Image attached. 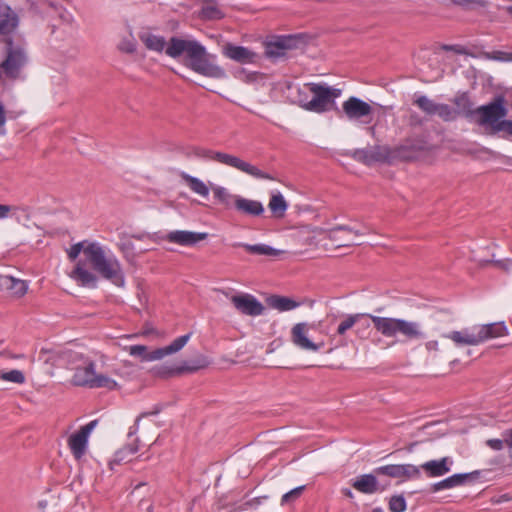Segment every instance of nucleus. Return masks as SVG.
<instances>
[{
  "label": "nucleus",
  "mask_w": 512,
  "mask_h": 512,
  "mask_svg": "<svg viewBox=\"0 0 512 512\" xmlns=\"http://www.w3.org/2000/svg\"><path fill=\"white\" fill-rule=\"evenodd\" d=\"M138 36L150 51L157 53L165 51L167 56L174 59L185 55V65L195 73L213 79L226 77L224 68L215 63L216 56L208 53L206 48L196 40L171 37L166 42L163 36L148 30L141 31Z\"/></svg>",
  "instance_id": "nucleus-1"
},
{
  "label": "nucleus",
  "mask_w": 512,
  "mask_h": 512,
  "mask_svg": "<svg viewBox=\"0 0 512 512\" xmlns=\"http://www.w3.org/2000/svg\"><path fill=\"white\" fill-rule=\"evenodd\" d=\"M363 318H369L375 330L386 338H396L401 335L404 341L420 340L425 337L421 325L415 321L403 318L381 317L366 313L350 314L340 322L337 334L343 336L356 324H360Z\"/></svg>",
  "instance_id": "nucleus-2"
},
{
  "label": "nucleus",
  "mask_w": 512,
  "mask_h": 512,
  "mask_svg": "<svg viewBox=\"0 0 512 512\" xmlns=\"http://www.w3.org/2000/svg\"><path fill=\"white\" fill-rule=\"evenodd\" d=\"M0 71L9 80H25L30 62L29 47L25 37L0 39Z\"/></svg>",
  "instance_id": "nucleus-3"
},
{
  "label": "nucleus",
  "mask_w": 512,
  "mask_h": 512,
  "mask_svg": "<svg viewBox=\"0 0 512 512\" xmlns=\"http://www.w3.org/2000/svg\"><path fill=\"white\" fill-rule=\"evenodd\" d=\"M84 255L102 278L111 281L116 286H124L125 277L119 260L113 255H108L99 243H88L84 248Z\"/></svg>",
  "instance_id": "nucleus-4"
},
{
  "label": "nucleus",
  "mask_w": 512,
  "mask_h": 512,
  "mask_svg": "<svg viewBox=\"0 0 512 512\" xmlns=\"http://www.w3.org/2000/svg\"><path fill=\"white\" fill-rule=\"evenodd\" d=\"M189 157H196L199 159L212 160L220 164L235 168L243 173H246L257 179L275 180L270 174L263 172L258 167L250 164L249 162L235 156L221 151H214L202 147H191L187 153Z\"/></svg>",
  "instance_id": "nucleus-5"
},
{
  "label": "nucleus",
  "mask_w": 512,
  "mask_h": 512,
  "mask_svg": "<svg viewBox=\"0 0 512 512\" xmlns=\"http://www.w3.org/2000/svg\"><path fill=\"white\" fill-rule=\"evenodd\" d=\"M506 334L503 323H491L464 328L460 331H451L443 337L450 339L456 346H476L488 339L501 337Z\"/></svg>",
  "instance_id": "nucleus-6"
},
{
  "label": "nucleus",
  "mask_w": 512,
  "mask_h": 512,
  "mask_svg": "<svg viewBox=\"0 0 512 512\" xmlns=\"http://www.w3.org/2000/svg\"><path fill=\"white\" fill-rule=\"evenodd\" d=\"M305 87L312 93V99H299V105L311 112L324 113L335 109V100L342 94L339 88L331 87L323 83H307Z\"/></svg>",
  "instance_id": "nucleus-7"
},
{
  "label": "nucleus",
  "mask_w": 512,
  "mask_h": 512,
  "mask_svg": "<svg viewBox=\"0 0 512 512\" xmlns=\"http://www.w3.org/2000/svg\"><path fill=\"white\" fill-rule=\"evenodd\" d=\"M407 146L402 145L395 149H391L387 145H375L367 149L358 150L355 152V156L363 161L365 164H372L375 162H392L396 158L408 159L411 156L406 154Z\"/></svg>",
  "instance_id": "nucleus-8"
},
{
  "label": "nucleus",
  "mask_w": 512,
  "mask_h": 512,
  "mask_svg": "<svg viewBox=\"0 0 512 512\" xmlns=\"http://www.w3.org/2000/svg\"><path fill=\"white\" fill-rule=\"evenodd\" d=\"M508 110L505 107V100L502 96L496 97L491 103L482 105L474 110V114L479 116L480 125H489L492 132L497 123L504 120Z\"/></svg>",
  "instance_id": "nucleus-9"
},
{
  "label": "nucleus",
  "mask_w": 512,
  "mask_h": 512,
  "mask_svg": "<svg viewBox=\"0 0 512 512\" xmlns=\"http://www.w3.org/2000/svg\"><path fill=\"white\" fill-rule=\"evenodd\" d=\"M315 231L329 239L336 248L352 246L355 243L351 236L366 234L364 231L346 225H338L331 229L317 228Z\"/></svg>",
  "instance_id": "nucleus-10"
},
{
  "label": "nucleus",
  "mask_w": 512,
  "mask_h": 512,
  "mask_svg": "<svg viewBox=\"0 0 512 512\" xmlns=\"http://www.w3.org/2000/svg\"><path fill=\"white\" fill-rule=\"evenodd\" d=\"M20 17L7 3L0 0V39L24 37L18 32Z\"/></svg>",
  "instance_id": "nucleus-11"
},
{
  "label": "nucleus",
  "mask_w": 512,
  "mask_h": 512,
  "mask_svg": "<svg viewBox=\"0 0 512 512\" xmlns=\"http://www.w3.org/2000/svg\"><path fill=\"white\" fill-rule=\"evenodd\" d=\"M97 425V420H93L82 426L77 432L68 438V446L75 459L79 460L86 452L88 437Z\"/></svg>",
  "instance_id": "nucleus-12"
},
{
  "label": "nucleus",
  "mask_w": 512,
  "mask_h": 512,
  "mask_svg": "<svg viewBox=\"0 0 512 512\" xmlns=\"http://www.w3.org/2000/svg\"><path fill=\"white\" fill-rule=\"evenodd\" d=\"M377 475H384L391 478H400L405 480L419 479L421 476L420 468L413 464H393L381 466L375 469Z\"/></svg>",
  "instance_id": "nucleus-13"
},
{
  "label": "nucleus",
  "mask_w": 512,
  "mask_h": 512,
  "mask_svg": "<svg viewBox=\"0 0 512 512\" xmlns=\"http://www.w3.org/2000/svg\"><path fill=\"white\" fill-rule=\"evenodd\" d=\"M342 109L345 116L349 120H360L372 115V107L369 103L362 99L351 96L342 104Z\"/></svg>",
  "instance_id": "nucleus-14"
},
{
  "label": "nucleus",
  "mask_w": 512,
  "mask_h": 512,
  "mask_svg": "<svg viewBox=\"0 0 512 512\" xmlns=\"http://www.w3.org/2000/svg\"><path fill=\"white\" fill-rule=\"evenodd\" d=\"M309 325L307 323H297L291 329V341L292 343L302 349L307 351H318L323 347L324 343H314L308 337Z\"/></svg>",
  "instance_id": "nucleus-15"
},
{
  "label": "nucleus",
  "mask_w": 512,
  "mask_h": 512,
  "mask_svg": "<svg viewBox=\"0 0 512 512\" xmlns=\"http://www.w3.org/2000/svg\"><path fill=\"white\" fill-rule=\"evenodd\" d=\"M230 300L234 307L242 314L258 316L263 313V305L250 294L232 295Z\"/></svg>",
  "instance_id": "nucleus-16"
},
{
  "label": "nucleus",
  "mask_w": 512,
  "mask_h": 512,
  "mask_svg": "<svg viewBox=\"0 0 512 512\" xmlns=\"http://www.w3.org/2000/svg\"><path fill=\"white\" fill-rule=\"evenodd\" d=\"M454 461L451 457H442L424 462L419 468L428 478H438L448 474Z\"/></svg>",
  "instance_id": "nucleus-17"
},
{
  "label": "nucleus",
  "mask_w": 512,
  "mask_h": 512,
  "mask_svg": "<svg viewBox=\"0 0 512 512\" xmlns=\"http://www.w3.org/2000/svg\"><path fill=\"white\" fill-rule=\"evenodd\" d=\"M222 54L225 57L241 64L254 63L257 59V53L246 47L235 45L233 43H226L222 48Z\"/></svg>",
  "instance_id": "nucleus-18"
},
{
  "label": "nucleus",
  "mask_w": 512,
  "mask_h": 512,
  "mask_svg": "<svg viewBox=\"0 0 512 512\" xmlns=\"http://www.w3.org/2000/svg\"><path fill=\"white\" fill-rule=\"evenodd\" d=\"M207 233H197L185 230H176L169 232L165 239L168 242L179 244L181 246H193L199 241L207 238Z\"/></svg>",
  "instance_id": "nucleus-19"
},
{
  "label": "nucleus",
  "mask_w": 512,
  "mask_h": 512,
  "mask_svg": "<svg viewBox=\"0 0 512 512\" xmlns=\"http://www.w3.org/2000/svg\"><path fill=\"white\" fill-rule=\"evenodd\" d=\"M190 337H191V333H188V334H185V335H182V336L176 338L175 340H173L171 342V344H169L163 348H158V349L152 351L151 353H148L146 356V360H148V361L160 360L167 355L177 353L187 344Z\"/></svg>",
  "instance_id": "nucleus-20"
},
{
  "label": "nucleus",
  "mask_w": 512,
  "mask_h": 512,
  "mask_svg": "<svg viewBox=\"0 0 512 512\" xmlns=\"http://www.w3.org/2000/svg\"><path fill=\"white\" fill-rule=\"evenodd\" d=\"M377 474H363L351 481L352 487L363 494H373L378 491H383L384 488L379 487Z\"/></svg>",
  "instance_id": "nucleus-21"
},
{
  "label": "nucleus",
  "mask_w": 512,
  "mask_h": 512,
  "mask_svg": "<svg viewBox=\"0 0 512 512\" xmlns=\"http://www.w3.org/2000/svg\"><path fill=\"white\" fill-rule=\"evenodd\" d=\"M96 371L95 364L89 362L84 366H79L75 369L72 381L76 386L91 388L95 380Z\"/></svg>",
  "instance_id": "nucleus-22"
},
{
  "label": "nucleus",
  "mask_w": 512,
  "mask_h": 512,
  "mask_svg": "<svg viewBox=\"0 0 512 512\" xmlns=\"http://www.w3.org/2000/svg\"><path fill=\"white\" fill-rule=\"evenodd\" d=\"M210 360L203 354L197 355L194 359L183 361L179 366L170 370V374L194 373L210 365Z\"/></svg>",
  "instance_id": "nucleus-23"
},
{
  "label": "nucleus",
  "mask_w": 512,
  "mask_h": 512,
  "mask_svg": "<svg viewBox=\"0 0 512 512\" xmlns=\"http://www.w3.org/2000/svg\"><path fill=\"white\" fill-rule=\"evenodd\" d=\"M234 208L240 213L249 216H260L264 212L263 204L260 201L241 196H238L235 200Z\"/></svg>",
  "instance_id": "nucleus-24"
},
{
  "label": "nucleus",
  "mask_w": 512,
  "mask_h": 512,
  "mask_svg": "<svg viewBox=\"0 0 512 512\" xmlns=\"http://www.w3.org/2000/svg\"><path fill=\"white\" fill-rule=\"evenodd\" d=\"M233 247H242L246 252L252 255L267 256V257H279L284 254L283 250L273 248L267 244H246V243H235Z\"/></svg>",
  "instance_id": "nucleus-25"
},
{
  "label": "nucleus",
  "mask_w": 512,
  "mask_h": 512,
  "mask_svg": "<svg viewBox=\"0 0 512 512\" xmlns=\"http://www.w3.org/2000/svg\"><path fill=\"white\" fill-rule=\"evenodd\" d=\"M470 478H471V474H469V473L454 474V475L447 477L439 482L434 483L431 486V491L438 492L441 490L459 487V486L464 485L467 482V480Z\"/></svg>",
  "instance_id": "nucleus-26"
},
{
  "label": "nucleus",
  "mask_w": 512,
  "mask_h": 512,
  "mask_svg": "<svg viewBox=\"0 0 512 512\" xmlns=\"http://www.w3.org/2000/svg\"><path fill=\"white\" fill-rule=\"evenodd\" d=\"M70 277L82 286L95 287L97 277L94 273L87 270L82 262H78L70 273Z\"/></svg>",
  "instance_id": "nucleus-27"
},
{
  "label": "nucleus",
  "mask_w": 512,
  "mask_h": 512,
  "mask_svg": "<svg viewBox=\"0 0 512 512\" xmlns=\"http://www.w3.org/2000/svg\"><path fill=\"white\" fill-rule=\"evenodd\" d=\"M139 450V440L134 439L132 443L127 444L123 448L119 449L114 458L109 462L110 469L113 470L114 464H121L125 462H129L131 460V456L137 453Z\"/></svg>",
  "instance_id": "nucleus-28"
},
{
  "label": "nucleus",
  "mask_w": 512,
  "mask_h": 512,
  "mask_svg": "<svg viewBox=\"0 0 512 512\" xmlns=\"http://www.w3.org/2000/svg\"><path fill=\"white\" fill-rule=\"evenodd\" d=\"M289 47V40L278 39L268 42L265 48V55L268 58H279L285 55L286 49Z\"/></svg>",
  "instance_id": "nucleus-29"
},
{
  "label": "nucleus",
  "mask_w": 512,
  "mask_h": 512,
  "mask_svg": "<svg viewBox=\"0 0 512 512\" xmlns=\"http://www.w3.org/2000/svg\"><path fill=\"white\" fill-rule=\"evenodd\" d=\"M181 178L194 193L202 197H207L209 195L208 186L199 178L191 176L187 173H182Z\"/></svg>",
  "instance_id": "nucleus-30"
},
{
  "label": "nucleus",
  "mask_w": 512,
  "mask_h": 512,
  "mask_svg": "<svg viewBox=\"0 0 512 512\" xmlns=\"http://www.w3.org/2000/svg\"><path fill=\"white\" fill-rule=\"evenodd\" d=\"M212 191L215 199H217L218 202L224 205L226 208L234 207L235 200L239 196L231 194L228 189L222 186H213Z\"/></svg>",
  "instance_id": "nucleus-31"
},
{
  "label": "nucleus",
  "mask_w": 512,
  "mask_h": 512,
  "mask_svg": "<svg viewBox=\"0 0 512 512\" xmlns=\"http://www.w3.org/2000/svg\"><path fill=\"white\" fill-rule=\"evenodd\" d=\"M268 207L270 211L278 218L285 215L288 204L281 193L273 194L270 198Z\"/></svg>",
  "instance_id": "nucleus-32"
},
{
  "label": "nucleus",
  "mask_w": 512,
  "mask_h": 512,
  "mask_svg": "<svg viewBox=\"0 0 512 512\" xmlns=\"http://www.w3.org/2000/svg\"><path fill=\"white\" fill-rule=\"evenodd\" d=\"M269 304L272 308L277 309L278 311H290L299 306V303L296 301L284 297V296H273L269 300Z\"/></svg>",
  "instance_id": "nucleus-33"
},
{
  "label": "nucleus",
  "mask_w": 512,
  "mask_h": 512,
  "mask_svg": "<svg viewBox=\"0 0 512 512\" xmlns=\"http://www.w3.org/2000/svg\"><path fill=\"white\" fill-rule=\"evenodd\" d=\"M1 281H4L3 285H5L8 289L13 290L14 294L21 297L26 294L28 286L25 281L15 279L12 277H1Z\"/></svg>",
  "instance_id": "nucleus-34"
},
{
  "label": "nucleus",
  "mask_w": 512,
  "mask_h": 512,
  "mask_svg": "<svg viewBox=\"0 0 512 512\" xmlns=\"http://www.w3.org/2000/svg\"><path fill=\"white\" fill-rule=\"evenodd\" d=\"M91 388H106L108 390H115L118 388V384L112 378L103 374L96 373L95 380Z\"/></svg>",
  "instance_id": "nucleus-35"
},
{
  "label": "nucleus",
  "mask_w": 512,
  "mask_h": 512,
  "mask_svg": "<svg viewBox=\"0 0 512 512\" xmlns=\"http://www.w3.org/2000/svg\"><path fill=\"white\" fill-rule=\"evenodd\" d=\"M415 104L426 114L428 115H435L437 104L433 100L429 99L425 95L419 96L415 100Z\"/></svg>",
  "instance_id": "nucleus-36"
},
{
  "label": "nucleus",
  "mask_w": 512,
  "mask_h": 512,
  "mask_svg": "<svg viewBox=\"0 0 512 512\" xmlns=\"http://www.w3.org/2000/svg\"><path fill=\"white\" fill-rule=\"evenodd\" d=\"M0 379L2 381L13 382L16 384H23L26 381L24 373L17 369L0 372Z\"/></svg>",
  "instance_id": "nucleus-37"
},
{
  "label": "nucleus",
  "mask_w": 512,
  "mask_h": 512,
  "mask_svg": "<svg viewBox=\"0 0 512 512\" xmlns=\"http://www.w3.org/2000/svg\"><path fill=\"white\" fill-rule=\"evenodd\" d=\"M435 115L444 121H452L456 118L457 112L447 104H437Z\"/></svg>",
  "instance_id": "nucleus-38"
},
{
  "label": "nucleus",
  "mask_w": 512,
  "mask_h": 512,
  "mask_svg": "<svg viewBox=\"0 0 512 512\" xmlns=\"http://www.w3.org/2000/svg\"><path fill=\"white\" fill-rule=\"evenodd\" d=\"M482 57L488 60H495L501 62H510L512 61V53L504 52V51H492V52H483Z\"/></svg>",
  "instance_id": "nucleus-39"
},
{
  "label": "nucleus",
  "mask_w": 512,
  "mask_h": 512,
  "mask_svg": "<svg viewBox=\"0 0 512 512\" xmlns=\"http://www.w3.org/2000/svg\"><path fill=\"white\" fill-rule=\"evenodd\" d=\"M305 490V486H299L296 487L289 492L285 493L281 498V505H286L293 503L296 501L300 496L302 495L303 491Z\"/></svg>",
  "instance_id": "nucleus-40"
},
{
  "label": "nucleus",
  "mask_w": 512,
  "mask_h": 512,
  "mask_svg": "<svg viewBox=\"0 0 512 512\" xmlns=\"http://www.w3.org/2000/svg\"><path fill=\"white\" fill-rule=\"evenodd\" d=\"M453 4L467 8V9H477L484 8L487 6L488 2L486 0H450Z\"/></svg>",
  "instance_id": "nucleus-41"
},
{
  "label": "nucleus",
  "mask_w": 512,
  "mask_h": 512,
  "mask_svg": "<svg viewBox=\"0 0 512 512\" xmlns=\"http://www.w3.org/2000/svg\"><path fill=\"white\" fill-rule=\"evenodd\" d=\"M406 506V500L402 495H396L390 498L389 510L391 512H404Z\"/></svg>",
  "instance_id": "nucleus-42"
},
{
  "label": "nucleus",
  "mask_w": 512,
  "mask_h": 512,
  "mask_svg": "<svg viewBox=\"0 0 512 512\" xmlns=\"http://www.w3.org/2000/svg\"><path fill=\"white\" fill-rule=\"evenodd\" d=\"M201 15L207 19H220L222 18V12L216 7L212 5H208L202 8Z\"/></svg>",
  "instance_id": "nucleus-43"
},
{
  "label": "nucleus",
  "mask_w": 512,
  "mask_h": 512,
  "mask_svg": "<svg viewBox=\"0 0 512 512\" xmlns=\"http://www.w3.org/2000/svg\"><path fill=\"white\" fill-rule=\"evenodd\" d=\"M505 132L507 135L512 136V121L502 120L494 126L492 133Z\"/></svg>",
  "instance_id": "nucleus-44"
},
{
  "label": "nucleus",
  "mask_w": 512,
  "mask_h": 512,
  "mask_svg": "<svg viewBox=\"0 0 512 512\" xmlns=\"http://www.w3.org/2000/svg\"><path fill=\"white\" fill-rule=\"evenodd\" d=\"M42 4H43V7L47 6V7H51L53 9H55L56 11H59L60 18H62L65 22L71 21V15L68 14L62 7H59L55 3L48 1V0H44Z\"/></svg>",
  "instance_id": "nucleus-45"
},
{
  "label": "nucleus",
  "mask_w": 512,
  "mask_h": 512,
  "mask_svg": "<svg viewBox=\"0 0 512 512\" xmlns=\"http://www.w3.org/2000/svg\"><path fill=\"white\" fill-rule=\"evenodd\" d=\"M86 246H84V243L83 242H79V243H76L74 245H72L70 247V249L67 251V254H68V258L71 260V261H74L77 259V257L79 256V254L81 252L84 253V248Z\"/></svg>",
  "instance_id": "nucleus-46"
},
{
  "label": "nucleus",
  "mask_w": 512,
  "mask_h": 512,
  "mask_svg": "<svg viewBox=\"0 0 512 512\" xmlns=\"http://www.w3.org/2000/svg\"><path fill=\"white\" fill-rule=\"evenodd\" d=\"M118 49L123 53L133 54L136 52V44L131 39H125L119 44Z\"/></svg>",
  "instance_id": "nucleus-47"
},
{
  "label": "nucleus",
  "mask_w": 512,
  "mask_h": 512,
  "mask_svg": "<svg viewBox=\"0 0 512 512\" xmlns=\"http://www.w3.org/2000/svg\"><path fill=\"white\" fill-rule=\"evenodd\" d=\"M129 354L136 357H141L146 360L147 347L144 345H132L128 348Z\"/></svg>",
  "instance_id": "nucleus-48"
},
{
  "label": "nucleus",
  "mask_w": 512,
  "mask_h": 512,
  "mask_svg": "<svg viewBox=\"0 0 512 512\" xmlns=\"http://www.w3.org/2000/svg\"><path fill=\"white\" fill-rule=\"evenodd\" d=\"M356 325H357L356 335L361 339L366 338L367 335L365 334V330H368L370 328V323L368 321H364V318H363L361 320V323L356 324Z\"/></svg>",
  "instance_id": "nucleus-49"
},
{
  "label": "nucleus",
  "mask_w": 512,
  "mask_h": 512,
  "mask_svg": "<svg viewBox=\"0 0 512 512\" xmlns=\"http://www.w3.org/2000/svg\"><path fill=\"white\" fill-rule=\"evenodd\" d=\"M6 110L3 103L0 101V136L6 134L5 124H6Z\"/></svg>",
  "instance_id": "nucleus-50"
},
{
  "label": "nucleus",
  "mask_w": 512,
  "mask_h": 512,
  "mask_svg": "<svg viewBox=\"0 0 512 512\" xmlns=\"http://www.w3.org/2000/svg\"><path fill=\"white\" fill-rule=\"evenodd\" d=\"M486 443L491 449L497 450V451L503 449L504 445H506L505 440H500V439H489V440H487Z\"/></svg>",
  "instance_id": "nucleus-51"
},
{
  "label": "nucleus",
  "mask_w": 512,
  "mask_h": 512,
  "mask_svg": "<svg viewBox=\"0 0 512 512\" xmlns=\"http://www.w3.org/2000/svg\"><path fill=\"white\" fill-rule=\"evenodd\" d=\"M15 206L0 204V219H5L9 216L10 212L15 211Z\"/></svg>",
  "instance_id": "nucleus-52"
},
{
  "label": "nucleus",
  "mask_w": 512,
  "mask_h": 512,
  "mask_svg": "<svg viewBox=\"0 0 512 512\" xmlns=\"http://www.w3.org/2000/svg\"><path fill=\"white\" fill-rule=\"evenodd\" d=\"M27 4L29 5V8L33 10L34 12H41L43 8V1L44 0H26Z\"/></svg>",
  "instance_id": "nucleus-53"
},
{
  "label": "nucleus",
  "mask_w": 512,
  "mask_h": 512,
  "mask_svg": "<svg viewBox=\"0 0 512 512\" xmlns=\"http://www.w3.org/2000/svg\"><path fill=\"white\" fill-rule=\"evenodd\" d=\"M425 348L428 352H438L439 351V343L437 340H430L425 343Z\"/></svg>",
  "instance_id": "nucleus-54"
},
{
  "label": "nucleus",
  "mask_w": 512,
  "mask_h": 512,
  "mask_svg": "<svg viewBox=\"0 0 512 512\" xmlns=\"http://www.w3.org/2000/svg\"><path fill=\"white\" fill-rule=\"evenodd\" d=\"M506 446L508 448V453L510 458H512V429L507 434V437L505 438Z\"/></svg>",
  "instance_id": "nucleus-55"
},
{
  "label": "nucleus",
  "mask_w": 512,
  "mask_h": 512,
  "mask_svg": "<svg viewBox=\"0 0 512 512\" xmlns=\"http://www.w3.org/2000/svg\"><path fill=\"white\" fill-rule=\"evenodd\" d=\"M342 494L345 495L346 497L352 499L354 497L352 491L349 489V488H343L341 490Z\"/></svg>",
  "instance_id": "nucleus-56"
},
{
  "label": "nucleus",
  "mask_w": 512,
  "mask_h": 512,
  "mask_svg": "<svg viewBox=\"0 0 512 512\" xmlns=\"http://www.w3.org/2000/svg\"><path fill=\"white\" fill-rule=\"evenodd\" d=\"M512 2V0H510ZM508 14L512 15V3L503 8Z\"/></svg>",
  "instance_id": "nucleus-57"
},
{
  "label": "nucleus",
  "mask_w": 512,
  "mask_h": 512,
  "mask_svg": "<svg viewBox=\"0 0 512 512\" xmlns=\"http://www.w3.org/2000/svg\"><path fill=\"white\" fill-rule=\"evenodd\" d=\"M466 100H467V97H466L465 95H462L461 97H459V98H457V99L455 100V103H456L457 105H460V102H461V101H466Z\"/></svg>",
  "instance_id": "nucleus-58"
},
{
  "label": "nucleus",
  "mask_w": 512,
  "mask_h": 512,
  "mask_svg": "<svg viewBox=\"0 0 512 512\" xmlns=\"http://www.w3.org/2000/svg\"><path fill=\"white\" fill-rule=\"evenodd\" d=\"M380 341H381V339H380V338H377V339H374L372 342H373V344H375V345H379Z\"/></svg>",
  "instance_id": "nucleus-59"
},
{
  "label": "nucleus",
  "mask_w": 512,
  "mask_h": 512,
  "mask_svg": "<svg viewBox=\"0 0 512 512\" xmlns=\"http://www.w3.org/2000/svg\"><path fill=\"white\" fill-rule=\"evenodd\" d=\"M371 512H384V511L381 508L377 507V508L372 509Z\"/></svg>",
  "instance_id": "nucleus-60"
},
{
  "label": "nucleus",
  "mask_w": 512,
  "mask_h": 512,
  "mask_svg": "<svg viewBox=\"0 0 512 512\" xmlns=\"http://www.w3.org/2000/svg\"><path fill=\"white\" fill-rule=\"evenodd\" d=\"M145 415H146V414H142L140 417H138L136 422L140 421V418H141V417H143V416H145Z\"/></svg>",
  "instance_id": "nucleus-61"
},
{
  "label": "nucleus",
  "mask_w": 512,
  "mask_h": 512,
  "mask_svg": "<svg viewBox=\"0 0 512 512\" xmlns=\"http://www.w3.org/2000/svg\"><path fill=\"white\" fill-rule=\"evenodd\" d=\"M449 47H450V48H453L454 46H453V45H450ZM455 47H459V46H458V45H456Z\"/></svg>",
  "instance_id": "nucleus-62"
}]
</instances>
